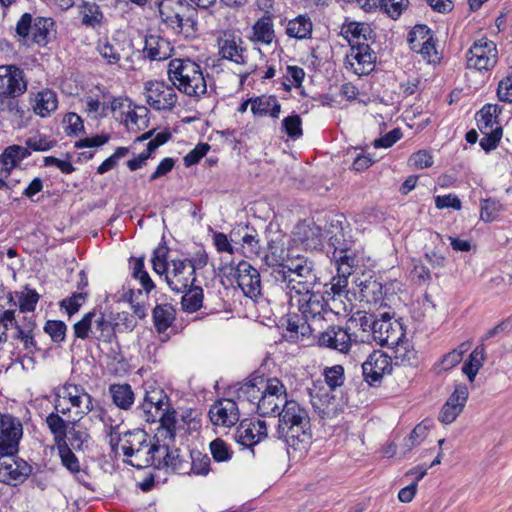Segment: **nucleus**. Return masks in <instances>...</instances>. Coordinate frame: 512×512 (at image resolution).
Segmentation results:
<instances>
[{
	"label": "nucleus",
	"instance_id": "f257e3e1",
	"mask_svg": "<svg viewBox=\"0 0 512 512\" xmlns=\"http://www.w3.org/2000/svg\"><path fill=\"white\" fill-rule=\"evenodd\" d=\"M240 396H246L249 401L257 405V412L262 416L276 415L280 407H284L287 392L284 384L277 378L264 381L256 377L245 382L239 389Z\"/></svg>",
	"mask_w": 512,
	"mask_h": 512
},
{
	"label": "nucleus",
	"instance_id": "f03ea898",
	"mask_svg": "<svg viewBox=\"0 0 512 512\" xmlns=\"http://www.w3.org/2000/svg\"><path fill=\"white\" fill-rule=\"evenodd\" d=\"M167 76L176 90L196 101L207 94V82L202 66L190 58L171 59Z\"/></svg>",
	"mask_w": 512,
	"mask_h": 512
},
{
	"label": "nucleus",
	"instance_id": "7ed1b4c3",
	"mask_svg": "<svg viewBox=\"0 0 512 512\" xmlns=\"http://www.w3.org/2000/svg\"><path fill=\"white\" fill-rule=\"evenodd\" d=\"M161 22L176 34L189 37L196 32V12L185 0H162L158 5Z\"/></svg>",
	"mask_w": 512,
	"mask_h": 512
},
{
	"label": "nucleus",
	"instance_id": "20e7f679",
	"mask_svg": "<svg viewBox=\"0 0 512 512\" xmlns=\"http://www.w3.org/2000/svg\"><path fill=\"white\" fill-rule=\"evenodd\" d=\"M154 271L165 275L170 288L176 292H184L194 281V266L187 259L152 258Z\"/></svg>",
	"mask_w": 512,
	"mask_h": 512
},
{
	"label": "nucleus",
	"instance_id": "39448f33",
	"mask_svg": "<svg viewBox=\"0 0 512 512\" xmlns=\"http://www.w3.org/2000/svg\"><path fill=\"white\" fill-rule=\"evenodd\" d=\"M269 264L275 266L274 277L287 283L288 288L295 291L296 296H291L292 301L309 291V283L306 279L311 275V268L302 258H282L281 263Z\"/></svg>",
	"mask_w": 512,
	"mask_h": 512
},
{
	"label": "nucleus",
	"instance_id": "423d86ee",
	"mask_svg": "<svg viewBox=\"0 0 512 512\" xmlns=\"http://www.w3.org/2000/svg\"><path fill=\"white\" fill-rule=\"evenodd\" d=\"M54 408L62 414L74 409L81 418L93 410L92 396L81 385L65 383L55 391Z\"/></svg>",
	"mask_w": 512,
	"mask_h": 512
},
{
	"label": "nucleus",
	"instance_id": "0eeeda50",
	"mask_svg": "<svg viewBox=\"0 0 512 512\" xmlns=\"http://www.w3.org/2000/svg\"><path fill=\"white\" fill-rule=\"evenodd\" d=\"M143 95L146 103L156 111L172 110L178 102L175 87L164 80L146 81L143 86Z\"/></svg>",
	"mask_w": 512,
	"mask_h": 512
},
{
	"label": "nucleus",
	"instance_id": "6e6552de",
	"mask_svg": "<svg viewBox=\"0 0 512 512\" xmlns=\"http://www.w3.org/2000/svg\"><path fill=\"white\" fill-rule=\"evenodd\" d=\"M111 112L117 118L119 117L129 130L139 131L148 127L149 110L147 107L133 104L128 98H113Z\"/></svg>",
	"mask_w": 512,
	"mask_h": 512
},
{
	"label": "nucleus",
	"instance_id": "1a4fd4ad",
	"mask_svg": "<svg viewBox=\"0 0 512 512\" xmlns=\"http://www.w3.org/2000/svg\"><path fill=\"white\" fill-rule=\"evenodd\" d=\"M467 67L477 71H490L498 62L497 45L487 37L476 40L466 53Z\"/></svg>",
	"mask_w": 512,
	"mask_h": 512
},
{
	"label": "nucleus",
	"instance_id": "9d476101",
	"mask_svg": "<svg viewBox=\"0 0 512 512\" xmlns=\"http://www.w3.org/2000/svg\"><path fill=\"white\" fill-rule=\"evenodd\" d=\"M321 228L315 223L299 222L291 238V249L306 253L323 252Z\"/></svg>",
	"mask_w": 512,
	"mask_h": 512
},
{
	"label": "nucleus",
	"instance_id": "9b49d317",
	"mask_svg": "<svg viewBox=\"0 0 512 512\" xmlns=\"http://www.w3.org/2000/svg\"><path fill=\"white\" fill-rule=\"evenodd\" d=\"M27 86L22 69L15 65H0V97L17 98L26 92Z\"/></svg>",
	"mask_w": 512,
	"mask_h": 512
},
{
	"label": "nucleus",
	"instance_id": "f8f14e48",
	"mask_svg": "<svg viewBox=\"0 0 512 512\" xmlns=\"http://www.w3.org/2000/svg\"><path fill=\"white\" fill-rule=\"evenodd\" d=\"M372 336L378 344L391 347L404 338L405 330L400 321L393 320L387 313H384L381 318L374 320Z\"/></svg>",
	"mask_w": 512,
	"mask_h": 512
},
{
	"label": "nucleus",
	"instance_id": "ddd939ff",
	"mask_svg": "<svg viewBox=\"0 0 512 512\" xmlns=\"http://www.w3.org/2000/svg\"><path fill=\"white\" fill-rule=\"evenodd\" d=\"M23 435L21 422L11 416L0 417V456L16 455Z\"/></svg>",
	"mask_w": 512,
	"mask_h": 512
},
{
	"label": "nucleus",
	"instance_id": "4468645a",
	"mask_svg": "<svg viewBox=\"0 0 512 512\" xmlns=\"http://www.w3.org/2000/svg\"><path fill=\"white\" fill-rule=\"evenodd\" d=\"M376 54L368 44L352 45L346 55L345 66L355 75L363 76L375 68Z\"/></svg>",
	"mask_w": 512,
	"mask_h": 512
},
{
	"label": "nucleus",
	"instance_id": "2eb2a0df",
	"mask_svg": "<svg viewBox=\"0 0 512 512\" xmlns=\"http://www.w3.org/2000/svg\"><path fill=\"white\" fill-rule=\"evenodd\" d=\"M168 406V396L165 391L155 384H148L145 388V396L139 410L142 417L148 423H154Z\"/></svg>",
	"mask_w": 512,
	"mask_h": 512
},
{
	"label": "nucleus",
	"instance_id": "dca6fc26",
	"mask_svg": "<svg viewBox=\"0 0 512 512\" xmlns=\"http://www.w3.org/2000/svg\"><path fill=\"white\" fill-rule=\"evenodd\" d=\"M349 330L350 327L344 328L337 325L329 326L319 334L317 340L318 345L342 354H348L355 341Z\"/></svg>",
	"mask_w": 512,
	"mask_h": 512
},
{
	"label": "nucleus",
	"instance_id": "f3484780",
	"mask_svg": "<svg viewBox=\"0 0 512 512\" xmlns=\"http://www.w3.org/2000/svg\"><path fill=\"white\" fill-rule=\"evenodd\" d=\"M31 473V466L15 455L0 456V480L9 485L22 483Z\"/></svg>",
	"mask_w": 512,
	"mask_h": 512
},
{
	"label": "nucleus",
	"instance_id": "a211bd4d",
	"mask_svg": "<svg viewBox=\"0 0 512 512\" xmlns=\"http://www.w3.org/2000/svg\"><path fill=\"white\" fill-rule=\"evenodd\" d=\"M392 368L391 357L380 350L373 351L362 364L364 378L370 385L380 382Z\"/></svg>",
	"mask_w": 512,
	"mask_h": 512
},
{
	"label": "nucleus",
	"instance_id": "6ab92c4d",
	"mask_svg": "<svg viewBox=\"0 0 512 512\" xmlns=\"http://www.w3.org/2000/svg\"><path fill=\"white\" fill-rule=\"evenodd\" d=\"M295 300L304 320L309 324L310 322H321L329 313L326 308L327 304L320 293L307 291Z\"/></svg>",
	"mask_w": 512,
	"mask_h": 512
},
{
	"label": "nucleus",
	"instance_id": "aec40b11",
	"mask_svg": "<svg viewBox=\"0 0 512 512\" xmlns=\"http://www.w3.org/2000/svg\"><path fill=\"white\" fill-rule=\"evenodd\" d=\"M233 270L232 275L242 292L251 299L256 298L261 290L259 272L245 260H241Z\"/></svg>",
	"mask_w": 512,
	"mask_h": 512
},
{
	"label": "nucleus",
	"instance_id": "412c9836",
	"mask_svg": "<svg viewBox=\"0 0 512 512\" xmlns=\"http://www.w3.org/2000/svg\"><path fill=\"white\" fill-rule=\"evenodd\" d=\"M469 391L466 385H457L453 393L448 397L440 409L438 420L445 424H451L463 412L467 403Z\"/></svg>",
	"mask_w": 512,
	"mask_h": 512
},
{
	"label": "nucleus",
	"instance_id": "4be33fe9",
	"mask_svg": "<svg viewBox=\"0 0 512 512\" xmlns=\"http://www.w3.org/2000/svg\"><path fill=\"white\" fill-rule=\"evenodd\" d=\"M267 436L268 428L264 420H243L237 427L235 438L242 446L252 447Z\"/></svg>",
	"mask_w": 512,
	"mask_h": 512
},
{
	"label": "nucleus",
	"instance_id": "5701e85b",
	"mask_svg": "<svg viewBox=\"0 0 512 512\" xmlns=\"http://www.w3.org/2000/svg\"><path fill=\"white\" fill-rule=\"evenodd\" d=\"M239 409L232 399L215 402L209 409V417L213 425L230 428L239 421Z\"/></svg>",
	"mask_w": 512,
	"mask_h": 512
},
{
	"label": "nucleus",
	"instance_id": "b1692460",
	"mask_svg": "<svg viewBox=\"0 0 512 512\" xmlns=\"http://www.w3.org/2000/svg\"><path fill=\"white\" fill-rule=\"evenodd\" d=\"M279 432L288 447L296 452L303 453L307 451L311 444L312 433L310 420L306 421L305 424L298 423V425L286 427V429H280Z\"/></svg>",
	"mask_w": 512,
	"mask_h": 512
},
{
	"label": "nucleus",
	"instance_id": "393cba45",
	"mask_svg": "<svg viewBox=\"0 0 512 512\" xmlns=\"http://www.w3.org/2000/svg\"><path fill=\"white\" fill-rule=\"evenodd\" d=\"M173 50L171 42L159 33L146 34L142 49L145 59L150 61L166 60L171 56Z\"/></svg>",
	"mask_w": 512,
	"mask_h": 512
},
{
	"label": "nucleus",
	"instance_id": "a878e982",
	"mask_svg": "<svg viewBox=\"0 0 512 512\" xmlns=\"http://www.w3.org/2000/svg\"><path fill=\"white\" fill-rule=\"evenodd\" d=\"M160 442L154 440L153 443L147 441L142 446L133 449L131 446H124L123 453L127 457H134L135 462L132 464L138 468L157 466L158 448Z\"/></svg>",
	"mask_w": 512,
	"mask_h": 512
},
{
	"label": "nucleus",
	"instance_id": "bb28decb",
	"mask_svg": "<svg viewBox=\"0 0 512 512\" xmlns=\"http://www.w3.org/2000/svg\"><path fill=\"white\" fill-rule=\"evenodd\" d=\"M157 466L171 468L174 472L184 473L188 462L180 455L178 449L174 448V441L169 443L160 442L158 448Z\"/></svg>",
	"mask_w": 512,
	"mask_h": 512
},
{
	"label": "nucleus",
	"instance_id": "cd10ccee",
	"mask_svg": "<svg viewBox=\"0 0 512 512\" xmlns=\"http://www.w3.org/2000/svg\"><path fill=\"white\" fill-rule=\"evenodd\" d=\"M30 105L37 116L50 117L58 108L57 93L49 88L42 89L31 95Z\"/></svg>",
	"mask_w": 512,
	"mask_h": 512
},
{
	"label": "nucleus",
	"instance_id": "c85d7f7f",
	"mask_svg": "<svg viewBox=\"0 0 512 512\" xmlns=\"http://www.w3.org/2000/svg\"><path fill=\"white\" fill-rule=\"evenodd\" d=\"M83 109L89 118L101 119L111 111V101L107 100V94L103 91L87 94L82 98Z\"/></svg>",
	"mask_w": 512,
	"mask_h": 512
},
{
	"label": "nucleus",
	"instance_id": "c756f323",
	"mask_svg": "<svg viewBox=\"0 0 512 512\" xmlns=\"http://www.w3.org/2000/svg\"><path fill=\"white\" fill-rule=\"evenodd\" d=\"M241 43V38H236L232 34L224 33V35L218 39L219 54L222 58L236 64H244L246 62L244 55L245 49L241 47Z\"/></svg>",
	"mask_w": 512,
	"mask_h": 512
},
{
	"label": "nucleus",
	"instance_id": "7c9ffc66",
	"mask_svg": "<svg viewBox=\"0 0 512 512\" xmlns=\"http://www.w3.org/2000/svg\"><path fill=\"white\" fill-rule=\"evenodd\" d=\"M279 416V430L286 429L293 425L305 424L306 421L310 420L308 412L302 408L297 402L289 400L285 403Z\"/></svg>",
	"mask_w": 512,
	"mask_h": 512
},
{
	"label": "nucleus",
	"instance_id": "2f4dec72",
	"mask_svg": "<svg viewBox=\"0 0 512 512\" xmlns=\"http://www.w3.org/2000/svg\"><path fill=\"white\" fill-rule=\"evenodd\" d=\"M251 41L257 44L270 46L276 39L273 18L264 15L252 26Z\"/></svg>",
	"mask_w": 512,
	"mask_h": 512
},
{
	"label": "nucleus",
	"instance_id": "473e14b6",
	"mask_svg": "<svg viewBox=\"0 0 512 512\" xmlns=\"http://www.w3.org/2000/svg\"><path fill=\"white\" fill-rule=\"evenodd\" d=\"M331 228L335 229V231L328 230L330 237L326 245L323 244V253L327 256L330 254L333 256L337 254H339V256H347L346 253L351 250L352 242L345 238L342 227L338 228V226H335L332 222Z\"/></svg>",
	"mask_w": 512,
	"mask_h": 512
},
{
	"label": "nucleus",
	"instance_id": "72a5a7b5",
	"mask_svg": "<svg viewBox=\"0 0 512 512\" xmlns=\"http://www.w3.org/2000/svg\"><path fill=\"white\" fill-rule=\"evenodd\" d=\"M157 419H159L160 425L156 430L154 440L165 443L174 441L177 424L176 411L166 408Z\"/></svg>",
	"mask_w": 512,
	"mask_h": 512
},
{
	"label": "nucleus",
	"instance_id": "f704fd0d",
	"mask_svg": "<svg viewBox=\"0 0 512 512\" xmlns=\"http://www.w3.org/2000/svg\"><path fill=\"white\" fill-rule=\"evenodd\" d=\"M251 111L253 115L257 117L270 116L272 118H278L281 105L275 96L261 95L253 98Z\"/></svg>",
	"mask_w": 512,
	"mask_h": 512
},
{
	"label": "nucleus",
	"instance_id": "c9c22d12",
	"mask_svg": "<svg viewBox=\"0 0 512 512\" xmlns=\"http://www.w3.org/2000/svg\"><path fill=\"white\" fill-rule=\"evenodd\" d=\"M36 327L35 321L32 317H23L21 320H17L14 325L15 332L13 338L19 340L24 349L31 351L35 349L36 343L34 340V330Z\"/></svg>",
	"mask_w": 512,
	"mask_h": 512
},
{
	"label": "nucleus",
	"instance_id": "e433bc0d",
	"mask_svg": "<svg viewBox=\"0 0 512 512\" xmlns=\"http://www.w3.org/2000/svg\"><path fill=\"white\" fill-rule=\"evenodd\" d=\"M285 32L290 38L297 40L309 39L312 36L313 23L309 16L298 15L287 22Z\"/></svg>",
	"mask_w": 512,
	"mask_h": 512
},
{
	"label": "nucleus",
	"instance_id": "4c0bfd02",
	"mask_svg": "<svg viewBox=\"0 0 512 512\" xmlns=\"http://www.w3.org/2000/svg\"><path fill=\"white\" fill-rule=\"evenodd\" d=\"M371 33V29L367 24L359 22H346L341 26L340 35L346 39L350 47L352 45L366 44L367 35Z\"/></svg>",
	"mask_w": 512,
	"mask_h": 512
},
{
	"label": "nucleus",
	"instance_id": "58836bf2",
	"mask_svg": "<svg viewBox=\"0 0 512 512\" xmlns=\"http://www.w3.org/2000/svg\"><path fill=\"white\" fill-rule=\"evenodd\" d=\"M390 348L393 350V357L397 365L414 366L417 364V352L405 336Z\"/></svg>",
	"mask_w": 512,
	"mask_h": 512
},
{
	"label": "nucleus",
	"instance_id": "ea45409f",
	"mask_svg": "<svg viewBox=\"0 0 512 512\" xmlns=\"http://www.w3.org/2000/svg\"><path fill=\"white\" fill-rule=\"evenodd\" d=\"M502 112V107L498 104H486L477 113V125L480 131H488L501 127L498 117Z\"/></svg>",
	"mask_w": 512,
	"mask_h": 512
},
{
	"label": "nucleus",
	"instance_id": "a19ab883",
	"mask_svg": "<svg viewBox=\"0 0 512 512\" xmlns=\"http://www.w3.org/2000/svg\"><path fill=\"white\" fill-rule=\"evenodd\" d=\"M238 235L240 240L237 241L232 238V242L234 244H240L241 248H236V252L243 254L246 256L247 254H258L259 253V240L257 238V233L254 230H249L248 227H244L239 229L237 232H233L232 236Z\"/></svg>",
	"mask_w": 512,
	"mask_h": 512
},
{
	"label": "nucleus",
	"instance_id": "79ce46f5",
	"mask_svg": "<svg viewBox=\"0 0 512 512\" xmlns=\"http://www.w3.org/2000/svg\"><path fill=\"white\" fill-rule=\"evenodd\" d=\"M97 52L109 65H116L121 60V43L116 39H99L96 46Z\"/></svg>",
	"mask_w": 512,
	"mask_h": 512
},
{
	"label": "nucleus",
	"instance_id": "37998d69",
	"mask_svg": "<svg viewBox=\"0 0 512 512\" xmlns=\"http://www.w3.org/2000/svg\"><path fill=\"white\" fill-rule=\"evenodd\" d=\"M285 326L284 337L291 342H297L311 332L310 324L301 320L298 315H288L285 319Z\"/></svg>",
	"mask_w": 512,
	"mask_h": 512
},
{
	"label": "nucleus",
	"instance_id": "c03bdc74",
	"mask_svg": "<svg viewBox=\"0 0 512 512\" xmlns=\"http://www.w3.org/2000/svg\"><path fill=\"white\" fill-rule=\"evenodd\" d=\"M359 297L362 302L377 305L383 300L382 285L372 279H366L359 283Z\"/></svg>",
	"mask_w": 512,
	"mask_h": 512
},
{
	"label": "nucleus",
	"instance_id": "a18cd8bd",
	"mask_svg": "<svg viewBox=\"0 0 512 512\" xmlns=\"http://www.w3.org/2000/svg\"><path fill=\"white\" fill-rule=\"evenodd\" d=\"M81 23L92 29H99L105 22V16L96 3L84 2L80 9Z\"/></svg>",
	"mask_w": 512,
	"mask_h": 512
},
{
	"label": "nucleus",
	"instance_id": "49530a36",
	"mask_svg": "<svg viewBox=\"0 0 512 512\" xmlns=\"http://www.w3.org/2000/svg\"><path fill=\"white\" fill-rule=\"evenodd\" d=\"M469 344L462 343L457 348L446 353L435 365V371L442 373L456 367L463 359L464 354L468 351Z\"/></svg>",
	"mask_w": 512,
	"mask_h": 512
},
{
	"label": "nucleus",
	"instance_id": "de8ad7c7",
	"mask_svg": "<svg viewBox=\"0 0 512 512\" xmlns=\"http://www.w3.org/2000/svg\"><path fill=\"white\" fill-rule=\"evenodd\" d=\"M54 26L51 18L36 17L33 22L30 39L40 45L45 46L48 43V36Z\"/></svg>",
	"mask_w": 512,
	"mask_h": 512
},
{
	"label": "nucleus",
	"instance_id": "09e8293b",
	"mask_svg": "<svg viewBox=\"0 0 512 512\" xmlns=\"http://www.w3.org/2000/svg\"><path fill=\"white\" fill-rule=\"evenodd\" d=\"M485 361L484 347H476L465 361L462 372L468 377L470 382L475 380L476 375L483 366Z\"/></svg>",
	"mask_w": 512,
	"mask_h": 512
},
{
	"label": "nucleus",
	"instance_id": "8fccbe9b",
	"mask_svg": "<svg viewBox=\"0 0 512 512\" xmlns=\"http://www.w3.org/2000/svg\"><path fill=\"white\" fill-rule=\"evenodd\" d=\"M109 392L114 404L121 409L127 410L134 402V393L128 384L111 385Z\"/></svg>",
	"mask_w": 512,
	"mask_h": 512
},
{
	"label": "nucleus",
	"instance_id": "3c124183",
	"mask_svg": "<svg viewBox=\"0 0 512 512\" xmlns=\"http://www.w3.org/2000/svg\"><path fill=\"white\" fill-rule=\"evenodd\" d=\"M153 318L157 331L165 332L174 320V310L168 304L157 305L153 310Z\"/></svg>",
	"mask_w": 512,
	"mask_h": 512
},
{
	"label": "nucleus",
	"instance_id": "603ef678",
	"mask_svg": "<svg viewBox=\"0 0 512 512\" xmlns=\"http://www.w3.org/2000/svg\"><path fill=\"white\" fill-rule=\"evenodd\" d=\"M58 413L57 411L56 413H51L46 418V424L54 436L55 445L66 442L67 435V423Z\"/></svg>",
	"mask_w": 512,
	"mask_h": 512
},
{
	"label": "nucleus",
	"instance_id": "864d4df0",
	"mask_svg": "<svg viewBox=\"0 0 512 512\" xmlns=\"http://www.w3.org/2000/svg\"><path fill=\"white\" fill-rule=\"evenodd\" d=\"M203 290L198 286L188 289L182 296L181 305L183 310L193 313L202 307Z\"/></svg>",
	"mask_w": 512,
	"mask_h": 512
},
{
	"label": "nucleus",
	"instance_id": "5fc2aeb1",
	"mask_svg": "<svg viewBox=\"0 0 512 512\" xmlns=\"http://www.w3.org/2000/svg\"><path fill=\"white\" fill-rule=\"evenodd\" d=\"M434 37L433 32L426 25H416L409 33L408 43L410 49L415 51Z\"/></svg>",
	"mask_w": 512,
	"mask_h": 512
},
{
	"label": "nucleus",
	"instance_id": "6e6d98bb",
	"mask_svg": "<svg viewBox=\"0 0 512 512\" xmlns=\"http://www.w3.org/2000/svg\"><path fill=\"white\" fill-rule=\"evenodd\" d=\"M1 155L7 160L8 166L13 169L22 160L30 156V151L23 146L11 145L8 146Z\"/></svg>",
	"mask_w": 512,
	"mask_h": 512
},
{
	"label": "nucleus",
	"instance_id": "4d7b16f0",
	"mask_svg": "<svg viewBox=\"0 0 512 512\" xmlns=\"http://www.w3.org/2000/svg\"><path fill=\"white\" fill-rule=\"evenodd\" d=\"M62 465L72 473L80 471V464L66 442L56 445Z\"/></svg>",
	"mask_w": 512,
	"mask_h": 512
},
{
	"label": "nucleus",
	"instance_id": "13d9d810",
	"mask_svg": "<svg viewBox=\"0 0 512 512\" xmlns=\"http://www.w3.org/2000/svg\"><path fill=\"white\" fill-rule=\"evenodd\" d=\"M96 317V312L91 311L86 313L79 321L73 325V332L76 338L85 340L92 334L93 319Z\"/></svg>",
	"mask_w": 512,
	"mask_h": 512
},
{
	"label": "nucleus",
	"instance_id": "bf43d9fd",
	"mask_svg": "<svg viewBox=\"0 0 512 512\" xmlns=\"http://www.w3.org/2000/svg\"><path fill=\"white\" fill-rule=\"evenodd\" d=\"M428 435V427L422 423L418 424L410 433V435L404 439L402 454H406L408 451L418 446Z\"/></svg>",
	"mask_w": 512,
	"mask_h": 512
},
{
	"label": "nucleus",
	"instance_id": "052dcab7",
	"mask_svg": "<svg viewBox=\"0 0 512 512\" xmlns=\"http://www.w3.org/2000/svg\"><path fill=\"white\" fill-rule=\"evenodd\" d=\"M92 335L95 339L101 341H108L111 337V323L104 317L103 314H96L93 319Z\"/></svg>",
	"mask_w": 512,
	"mask_h": 512
},
{
	"label": "nucleus",
	"instance_id": "680f3d73",
	"mask_svg": "<svg viewBox=\"0 0 512 512\" xmlns=\"http://www.w3.org/2000/svg\"><path fill=\"white\" fill-rule=\"evenodd\" d=\"M44 331L55 343L63 342L66 336L67 326L61 320H47L44 325Z\"/></svg>",
	"mask_w": 512,
	"mask_h": 512
},
{
	"label": "nucleus",
	"instance_id": "e2e57ef3",
	"mask_svg": "<svg viewBox=\"0 0 512 512\" xmlns=\"http://www.w3.org/2000/svg\"><path fill=\"white\" fill-rule=\"evenodd\" d=\"M13 297L10 292L0 291V322L14 320L15 311Z\"/></svg>",
	"mask_w": 512,
	"mask_h": 512
},
{
	"label": "nucleus",
	"instance_id": "0e129e2a",
	"mask_svg": "<svg viewBox=\"0 0 512 512\" xmlns=\"http://www.w3.org/2000/svg\"><path fill=\"white\" fill-rule=\"evenodd\" d=\"M39 294L32 289L25 288L18 294L19 309L23 312H32L39 301Z\"/></svg>",
	"mask_w": 512,
	"mask_h": 512
},
{
	"label": "nucleus",
	"instance_id": "69168bd1",
	"mask_svg": "<svg viewBox=\"0 0 512 512\" xmlns=\"http://www.w3.org/2000/svg\"><path fill=\"white\" fill-rule=\"evenodd\" d=\"M348 298V292L337 291L334 292V295L331 299L330 310L337 315H341L343 313H347L352 311L353 304L350 300L348 303H345L344 300Z\"/></svg>",
	"mask_w": 512,
	"mask_h": 512
},
{
	"label": "nucleus",
	"instance_id": "338daca9",
	"mask_svg": "<svg viewBox=\"0 0 512 512\" xmlns=\"http://www.w3.org/2000/svg\"><path fill=\"white\" fill-rule=\"evenodd\" d=\"M483 137L480 140V146L486 151L489 152L494 150L501 138H502V127H497L496 129H489L488 131H481Z\"/></svg>",
	"mask_w": 512,
	"mask_h": 512
},
{
	"label": "nucleus",
	"instance_id": "774afa93",
	"mask_svg": "<svg viewBox=\"0 0 512 512\" xmlns=\"http://www.w3.org/2000/svg\"><path fill=\"white\" fill-rule=\"evenodd\" d=\"M408 0H382L380 9L392 19H397L408 7Z\"/></svg>",
	"mask_w": 512,
	"mask_h": 512
}]
</instances>
